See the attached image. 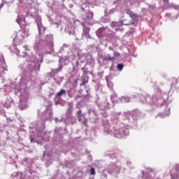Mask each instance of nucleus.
Here are the masks:
<instances>
[{
	"label": "nucleus",
	"instance_id": "nucleus-43",
	"mask_svg": "<svg viewBox=\"0 0 179 179\" xmlns=\"http://www.w3.org/2000/svg\"><path fill=\"white\" fill-rule=\"evenodd\" d=\"M164 1H169V0H164Z\"/></svg>",
	"mask_w": 179,
	"mask_h": 179
},
{
	"label": "nucleus",
	"instance_id": "nucleus-16",
	"mask_svg": "<svg viewBox=\"0 0 179 179\" xmlns=\"http://www.w3.org/2000/svg\"><path fill=\"white\" fill-rule=\"evenodd\" d=\"M78 121L86 125V122H87V119H86V117H85V116L83 115V117H78Z\"/></svg>",
	"mask_w": 179,
	"mask_h": 179
},
{
	"label": "nucleus",
	"instance_id": "nucleus-13",
	"mask_svg": "<svg viewBox=\"0 0 179 179\" xmlns=\"http://www.w3.org/2000/svg\"><path fill=\"white\" fill-rule=\"evenodd\" d=\"M8 72V67L6 66H0V76H3Z\"/></svg>",
	"mask_w": 179,
	"mask_h": 179
},
{
	"label": "nucleus",
	"instance_id": "nucleus-11",
	"mask_svg": "<svg viewBox=\"0 0 179 179\" xmlns=\"http://www.w3.org/2000/svg\"><path fill=\"white\" fill-rule=\"evenodd\" d=\"M22 51V55L21 57H27V54H29V48L27 45L23 46L22 48L21 49Z\"/></svg>",
	"mask_w": 179,
	"mask_h": 179
},
{
	"label": "nucleus",
	"instance_id": "nucleus-3",
	"mask_svg": "<svg viewBox=\"0 0 179 179\" xmlns=\"http://www.w3.org/2000/svg\"><path fill=\"white\" fill-rule=\"evenodd\" d=\"M29 29H24L21 31H19L15 36V41H23L24 38L29 37Z\"/></svg>",
	"mask_w": 179,
	"mask_h": 179
},
{
	"label": "nucleus",
	"instance_id": "nucleus-19",
	"mask_svg": "<svg viewBox=\"0 0 179 179\" xmlns=\"http://www.w3.org/2000/svg\"><path fill=\"white\" fill-rule=\"evenodd\" d=\"M115 59V57L110 56V55H108V57H106L103 59V61H114Z\"/></svg>",
	"mask_w": 179,
	"mask_h": 179
},
{
	"label": "nucleus",
	"instance_id": "nucleus-4",
	"mask_svg": "<svg viewBox=\"0 0 179 179\" xmlns=\"http://www.w3.org/2000/svg\"><path fill=\"white\" fill-rule=\"evenodd\" d=\"M29 99V94L27 92L22 93L20 96V110H25L27 108V99Z\"/></svg>",
	"mask_w": 179,
	"mask_h": 179
},
{
	"label": "nucleus",
	"instance_id": "nucleus-37",
	"mask_svg": "<svg viewBox=\"0 0 179 179\" xmlns=\"http://www.w3.org/2000/svg\"><path fill=\"white\" fill-rule=\"evenodd\" d=\"M127 164L129 166L131 164V162H127Z\"/></svg>",
	"mask_w": 179,
	"mask_h": 179
},
{
	"label": "nucleus",
	"instance_id": "nucleus-33",
	"mask_svg": "<svg viewBox=\"0 0 179 179\" xmlns=\"http://www.w3.org/2000/svg\"><path fill=\"white\" fill-rule=\"evenodd\" d=\"M113 12H115V9L110 10V13H113Z\"/></svg>",
	"mask_w": 179,
	"mask_h": 179
},
{
	"label": "nucleus",
	"instance_id": "nucleus-28",
	"mask_svg": "<svg viewBox=\"0 0 179 179\" xmlns=\"http://www.w3.org/2000/svg\"><path fill=\"white\" fill-rule=\"evenodd\" d=\"M115 57H120V52H114Z\"/></svg>",
	"mask_w": 179,
	"mask_h": 179
},
{
	"label": "nucleus",
	"instance_id": "nucleus-15",
	"mask_svg": "<svg viewBox=\"0 0 179 179\" xmlns=\"http://www.w3.org/2000/svg\"><path fill=\"white\" fill-rule=\"evenodd\" d=\"M52 40H54L52 35H48L46 36V41H48V43L52 44V45L54 44V42H52Z\"/></svg>",
	"mask_w": 179,
	"mask_h": 179
},
{
	"label": "nucleus",
	"instance_id": "nucleus-42",
	"mask_svg": "<svg viewBox=\"0 0 179 179\" xmlns=\"http://www.w3.org/2000/svg\"><path fill=\"white\" fill-rule=\"evenodd\" d=\"M131 24H134V22H131Z\"/></svg>",
	"mask_w": 179,
	"mask_h": 179
},
{
	"label": "nucleus",
	"instance_id": "nucleus-6",
	"mask_svg": "<svg viewBox=\"0 0 179 179\" xmlns=\"http://www.w3.org/2000/svg\"><path fill=\"white\" fill-rule=\"evenodd\" d=\"M37 26H38V30L39 33V36H43L45 31V28L44 26H43V24L41 23V17L38 16L36 20Z\"/></svg>",
	"mask_w": 179,
	"mask_h": 179
},
{
	"label": "nucleus",
	"instance_id": "nucleus-24",
	"mask_svg": "<svg viewBox=\"0 0 179 179\" xmlns=\"http://www.w3.org/2000/svg\"><path fill=\"white\" fill-rule=\"evenodd\" d=\"M90 173L92 175V176H94V174H96V171L94 170V168H91V172Z\"/></svg>",
	"mask_w": 179,
	"mask_h": 179
},
{
	"label": "nucleus",
	"instance_id": "nucleus-18",
	"mask_svg": "<svg viewBox=\"0 0 179 179\" xmlns=\"http://www.w3.org/2000/svg\"><path fill=\"white\" fill-rule=\"evenodd\" d=\"M64 94H66V91L65 90H61L57 94V97H61V96H64Z\"/></svg>",
	"mask_w": 179,
	"mask_h": 179
},
{
	"label": "nucleus",
	"instance_id": "nucleus-36",
	"mask_svg": "<svg viewBox=\"0 0 179 179\" xmlns=\"http://www.w3.org/2000/svg\"><path fill=\"white\" fill-rule=\"evenodd\" d=\"M55 120L56 122H58V118H57V117H56V118L55 119Z\"/></svg>",
	"mask_w": 179,
	"mask_h": 179
},
{
	"label": "nucleus",
	"instance_id": "nucleus-1",
	"mask_svg": "<svg viewBox=\"0 0 179 179\" xmlns=\"http://www.w3.org/2000/svg\"><path fill=\"white\" fill-rule=\"evenodd\" d=\"M103 129L105 132H107V134H113V132L115 136L119 138H121L123 136H127V135L129 134V131H128V129H125V127L120 128L118 126L113 127V130L110 129V123L108 121H106L104 122Z\"/></svg>",
	"mask_w": 179,
	"mask_h": 179
},
{
	"label": "nucleus",
	"instance_id": "nucleus-27",
	"mask_svg": "<svg viewBox=\"0 0 179 179\" xmlns=\"http://www.w3.org/2000/svg\"><path fill=\"white\" fill-rule=\"evenodd\" d=\"M52 117V112H51V110H50L49 117L48 118V120H51Z\"/></svg>",
	"mask_w": 179,
	"mask_h": 179
},
{
	"label": "nucleus",
	"instance_id": "nucleus-14",
	"mask_svg": "<svg viewBox=\"0 0 179 179\" xmlns=\"http://www.w3.org/2000/svg\"><path fill=\"white\" fill-rule=\"evenodd\" d=\"M120 100L121 103H129V101H131V98L129 96H122Z\"/></svg>",
	"mask_w": 179,
	"mask_h": 179
},
{
	"label": "nucleus",
	"instance_id": "nucleus-5",
	"mask_svg": "<svg viewBox=\"0 0 179 179\" xmlns=\"http://www.w3.org/2000/svg\"><path fill=\"white\" fill-rule=\"evenodd\" d=\"M38 48H40V45L38 43H36L34 45V50H35V51H36V54L39 57V58L37 57L38 62H41L43 61V57L44 56V50H41Z\"/></svg>",
	"mask_w": 179,
	"mask_h": 179
},
{
	"label": "nucleus",
	"instance_id": "nucleus-38",
	"mask_svg": "<svg viewBox=\"0 0 179 179\" xmlns=\"http://www.w3.org/2000/svg\"><path fill=\"white\" fill-rule=\"evenodd\" d=\"M130 24H126V26H129Z\"/></svg>",
	"mask_w": 179,
	"mask_h": 179
},
{
	"label": "nucleus",
	"instance_id": "nucleus-25",
	"mask_svg": "<svg viewBox=\"0 0 179 179\" xmlns=\"http://www.w3.org/2000/svg\"><path fill=\"white\" fill-rule=\"evenodd\" d=\"M0 62H1V64H3V62H5V59L3 58V56H1V57H0Z\"/></svg>",
	"mask_w": 179,
	"mask_h": 179
},
{
	"label": "nucleus",
	"instance_id": "nucleus-45",
	"mask_svg": "<svg viewBox=\"0 0 179 179\" xmlns=\"http://www.w3.org/2000/svg\"><path fill=\"white\" fill-rule=\"evenodd\" d=\"M64 1H65V0H62L63 2H64Z\"/></svg>",
	"mask_w": 179,
	"mask_h": 179
},
{
	"label": "nucleus",
	"instance_id": "nucleus-7",
	"mask_svg": "<svg viewBox=\"0 0 179 179\" xmlns=\"http://www.w3.org/2000/svg\"><path fill=\"white\" fill-rule=\"evenodd\" d=\"M110 26L116 31L119 30V31H122V30H124V28H122V22H112L110 23Z\"/></svg>",
	"mask_w": 179,
	"mask_h": 179
},
{
	"label": "nucleus",
	"instance_id": "nucleus-39",
	"mask_svg": "<svg viewBox=\"0 0 179 179\" xmlns=\"http://www.w3.org/2000/svg\"><path fill=\"white\" fill-rule=\"evenodd\" d=\"M31 142H33V138H31Z\"/></svg>",
	"mask_w": 179,
	"mask_h": 179
},
{
	"label": "nucleus",
	"instance_id": "nucleus-9",
	"mask_svg": "<svg viewBox=\"0 0 179 179\" xmlns=\"http://www.w3.org/2000/svg\"><path fill=\"white\" fill-rule=\"evenodd\" d=\"M98 107L101 108V110H108L110 108V103L106 101L105 102L98 104Z\"/></svg>",
	"mask_w": 179,
	"mask_h": 179
},
{
	"label": "nucleus",
	"instance_id": "nucleus-20",
	"mask_svg": "<svg viewBox=\"0 0 179 179\" xmlns=\"http://www.w3.org/2000/svg\"><path fill=\"white\" fill-rule=\"evenodd\" d=\"M111 121L112 122H114L115 124L118 122V117L115 116V115H114L112 118H111Z\"/></svg>",
	"mask_w": 179,
	"mask_h": 179
},
{
	"label": "nucleus",
	"instance_id": "nucleus-10",
	"mask_svg": "<svg viewBox=\"0 0 179 179\" xmlns=\"http://www.w3.org/2000/svg\"><path fill=\"white\" fill-rule=\"evenodd\" d=\"M127 13L130 16V17H131L134 22H138V16L134 15V13H132V11H131V10H127Z\"/></svg>",
	"mask_w": 179,
	"mask_h": 179
},
{
	"label": "nucleus",
	"instance_id": "nucleus-26",
	"mask_svg": "<svg viewBox=\"0 0 179 179\" xmlns=\"http://www.w3.org/2000/svg\"><path fill=\"white\" fill-rule=\"evenodd\" d=\"M14 54H16V55L19 56L20 54V50H15Z\"/></svg>",
	"mask_w": 179,
	"mask_h": 179
},
{
	"label": "nucleus",
	"instance_id": "nucleus-12",
	"mask_svg": "<svg viewBox=\"0 0 179 179\" xmlns=\"http://www.w3.org/2000/svg\"><path fill=\"white\" fill-rule=\"evenodd\" d=\"M106 31H107V29L100 28L96 31V34L98 37H100V36H104L106 34Z\"/></svg>",
	"mask_w": 179,
	"mask_h": 179
},
{
	"label": "nucleus",
	"instance_id": "nucleus-46",
	"mask_svg": "<svg viewBox=\"0 0 179 179\" xmlns=\"http://www.w3.org/2000/svg\"><path fill=\"white\" fill-rule=\"evenodd\" d=\"M69 34H71V32H69Z\"/></svg>",
	"mask_w": 179,
	"mask_h": 179
},
{
	"label": "nucleus",
	"instance_id": "nucleus-17",
	"mask_svg": "<svg viewBox=\"0 0 179 179\" xmlns=\"http://www.w3.org/2000/svg\"><path fill=\"white\" fill-rule=\"evenodd\" d=\"M16 22L18 23V24H20V23L23 24V23H24V18L23 17L18 16Z\"/></svg>",
	"mask_w": 179,
	"mask_h": 179
},
{
	"label": "nucleus",
	"instance_id": "nucleus-8",
	"mask_svg": "<svg viewBox=\"0 0 179 179\" xmlns=\"http://www.w3.org/2000/svg\"><path fill=\"white\" fill-rule=\"evenodd\" d=\"M120 166L113 165V166L110 169L108 173H110V174H111L112 176H117V174L120 173Z\"/></svg>",
	"mask_w": 179,
	"mask_h": 179
},
{
	"label": "nucleus",
	"instance_id": "nucleus-41",
	"mask_svg": "<svg viewBox=\"0 0 179 179\" xmlns=\"http://www.w3.org/2000/svg\"><path fill=\"white\" fill-rule=\"evenodd\" d=\"M68 59H69V58L67 57V58L66 59V61H68Z\"/></svg>",
	"mask_w": 179,
	"mask_h": 179
},
{
	"label": "nucleus",
	"instance_id": "nucleus-21",
	"mask_svg": "<svg viewBox=\"0 0 179 179\" xmlns=\"http://www.w3.org/2000/svg\"><path fill=\"white\" fill-rule=\"evenodd\" d=\"M117 68L118 71H122V69L124 68V64H117Z\"/></svg>",
	"mask_w": 179,
	"mask_h": 179
},
{
	"label": "nucleus",
	"instance_id": "nucleus-31",
	"mask_svg": "<svg viewBox=\"0 0 179 179\" xmlns=\"http://www.w3.org/2000/svg\"><path fill=\"white\" fill-rule=\"evenodd\" d=\"M59 62H64V58L63 57L59 59Z\"/></svg>",
	"mask_w": 179,
	"mask_h": 179
},
{
	"label": "nucleus",
	"instance_id": "nucleus-30",
	"mask_svg": "<svg viewBox=\"0 0 179 179\" xmlns=\"http://www.w3.org/2000/svg\"><path fill=\"white\" fill-rule=\"evenodd\" d=\"M166 115H170V108H168V111Z\"/></svg>",
	"mask_w": 179,
	"mask_h": 179
},
{
	"label": "nucleus",
	"instance_id": "nucleus-29",
	"mask_svg": "<svg viewBox=\"0 0 179 179\" xmlns=\"http://www.w3.org/2000/svg\"><path fill=\"white\" fill-rule=\"evenodd\" d=\"M68 48V45L64 44L63 47L62 48H62Z\"/></svg>",
	"mask_w": 179,
	"mask_h": 179
},
{
	"label": "nucleus",
	"instance_id": "nucleus-35",
	"mask_svg": "<svg viewBox=\"0 0 179 179\" xmlns=\"http://www.w3.org/2000/svg\"><path fill=\"white\" fill-rule=\"evenodd\" d=\"M83 10L85 11V4L83 5Z\"/></svg>",
	"mask_w": 179,
	"mask_h": 179
},
{
	"label": "nucleus",
	"instance_id": "nucleus-44",
	"mask_svg": "<svg viewBox=\"0 0 179 179\" xmlns=\"http://www.w3.org/2000/svg\"><path fill=\"white\" fill-rule=\"evenodd\" d=\"M78 64H79V62H77V65H78Z\"/></svg>",
	"mask_w": 179,
	"mask_h": 179
},
{
	"label": "nucleus",
	"instance_id": "nucleus-34",
	"mask_svg": "<svg viewBox=\"0 0 179 179\" xmlns=\"http://www.w3.org/2000/svg\"><path fill=\"white\" fill-rule=\"evenodd\" d=\"M109 50H110V51H113V47L109 46Z\"/></svg>",
	"mask_w": 179,
	"mask_h": 179
},
{
	"label": "nucleus",
	"instance_id": "nucleus-32",
	"mask_svg": "<svg viewBox=\"0 0 179 179\" xmlns=\"http://www.w3.org/2000/svg\"><path fill=\"white\" fill-rule=\"evenodd\" d=\"M2 8H3V3L0 4V10L2 9Z\"/></svg>",
	"mask_w": 179,
	"mask_h": 179
},
{
	"label": "nucleus",
	"instance_id": "nucleus-2",
	"mask_svg": "<svg viewBox=\"0 0 179 179\" xmlns=\"http://www.w3.org/2000/svg\"><path fill=\"white\" fill-rule=\"evenodd\" d=\"M93 12L90 11L87 13L86 16L83 17V36L86 37V38H90V35L89 34L90 31V28H89V26H92V24H93V23L92 22V20H93Z\"/></svg>",
	"mask_w": 179,
	"mask_h": 179
},
{
	"label": "nucleus",
	"instance_id": "nucleus-40",
	"mask_svg": "<svg viewBox=\"0 0 179 179\" xmlns=\"http://www.w3.org/2000/svg\"><path fill=\"white\" fill-rule=\"evenodd\" d=\"M105 13H107V10H105Z\"/></svg>",
	"mask_w": 179,
	"mask_h": 179
},
{
	"label": "nucleus",
	"instance_id": "nucleus-22",
	"mask_svg": "<svg viewBox=\"0 0 179 179\" xmlns=\"http://www.w3.org/2000/svg\"><path fill=\"white\" fill-rule=\"evenodd\" d=\"M113 86H114V84H113V83L108 82V87H109V89H113Z\"/></svg>",
	"mask_w": 179,
	"mask_h": 179
},
{
	"label": "nucleus",
	"instance_id": "nucleus-23",
	"mask_svg": "<svg viewBox=\"0 0 179 179\" xmlns=\"http://www.w3.org/2000/svg\"><path fill=\"white\" fill-rule=\"evenodd\" d=\"M78 117H83V113H82V110H79L78 111Z\"/></svg>",
	"mask_w": 179,
	"mask_h": 179
}]
</instances>
